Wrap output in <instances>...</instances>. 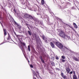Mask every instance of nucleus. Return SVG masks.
Segmentation results:
<instances>
[{
    "instance_id": "obj_1",
    "label": "nucleus",
    "mask_w": 79,
    "mask_h": 79,
    "mask_svg": "<svg viewBox=\"0 0 79 79\" xmlns=\"http://www.w3.org/2000/svg\"><path fill=\"white\" fill-rule=\"evenodd\" d=\"M59 34L60 37L64 39L67 40V39H69V36L67 35L63 31H61L60 32Z\"/></svg>"
},
{
    "instance_id": "obj_2",
    "label": "nucleus",
    "mask_w": 79,
    "mask_h": 79,
    "mask_svg": "<svg viewBox=\"0 0 79 79\" xmlns=\"http://www.w3.org/2000/svg\"><path fill=\"white\" fill-rule=\"evenodd\" d=\"M54 43L55 45H56V46H57L60 49H62L63 47V44L60 43V42H53Z\"/></svg>"
},
{
    "instance_id": "obj_3",
    "label": "nucleus",
    "mask_w": 79,
    "mask_h": 79,
    "mask_svg": "<svg viewBox=\"0 0 79 79\" xmlns=\"http://www.w3.org/2000/svg\"><path fill=\"white\" fill-rule=\"evenodd\" d=\"M73 73L74 75L73 76V79H77V76L76 75V72L75 71H74L73 70Z\"/></svg>"
},
{
    "instance_id": "obj_4",
    "label": "nucleus",
    "mask_w": 79,
    "mask_h": 79,
    "mask_svg": "<svg viewBox=\"0 0 79 79\" xmlns=\"http://www.w3.org/2000/svg\"><path fill=\"white\" fill-rule=\"evenodd\" d=\"M43 40H44L45 42L47 43V39L46 38V37L44 35L42 36Z\"/></svg>"
},
{
    "instance_id": "obj_5",
    "label": "nucleus",
    "mask_w": 79,
    "mask_h": 79,
    "mask_svg": "<svg viewBox=\"0 0 79 79\" xmlns=\"http://www.w3.org/2000/svg\"><path fill=\"white\" fill-rule=\"evenodd\" d=\"M30 15L28 14L27 13H26L24 15V17L25 18H29V17Z\"/></svg>"
},
{
    "instance_id": "obj_6",
    "label": "nucleus",
    "mask_w": 79,
    "mask_h": 79,
    "mask_svg": "<svg viewBox=\"0 0 79 79\" xmlns=\"http://www.w3.org/2000/svg\"><path fill=\"white\" fill-rule=\"evenodd\" d=\"M60 75L61 76H62V77L63 78V79H66V78H67L66 77V76L64 75V74L63 73H61Z\"/></svg>"
},
{
    "instance_id": "obj_7",
    "label": "nucleus",
    "mask_w": 79,
    "mask_h": 79,
    "mask_svg": "<svg viewBox=\"0 0 79 79\" xmlns=\"http://www.w3.org/2000/svg\"><path fill=\"white\" fill-rule=\"evenodd\" d=\"M28 19H31V20H32V19L34 20V18L33 17H32V16L31 15H29V17H28Z\"/></svg>"
},
{
    "instance_id": "obj_8",
    "label": "nucleus",
    "mask_w": 79,
    "mask_h": 79,
    "mask_svg": "<svg viewBox=\"0 0 79 79\" xmlns=\"http://www.w3.org/2000/svg\"><path fill=\"white\" fill-rule=\"evenodd\" d=\"M3 31L4 36H6V35H7V33H6V29H3Z\"/></svg>"
},
{
    "instance_id": "obj_9",
    "label": "nucleus",
    "mask_w": 79,
    "mask_h": 79,
    "mask_svg": "<svg viewBox=\"0 0 79 79\" xmlns=\"http://www.w3.org/2000/svg\"><path fill=\"white\" fill-rule=\"evenodd\" d=\"M50 45H51V46L52 48H54L55 47V44H54L53 43V42H50Z\"/></svg>"
},
{
    "instance_id": "obj_10",
    "label": "nucleus",
    "mask_w": 79,
    "mask_h": 79,
    "mask_svg": "<svg viewBox=\"0 0 79 79\" xmlns=\"http://www.w3.org/2000/svg\"><path fill=\"white\" fill-rule=\"evenodd\" d=\"M65 69L67 73H69V72H70V69H69V68H67Z\"/></svg>"
},
{
    "instance_id": "obj_11",
    "label": "nucleus",
    "mask_w": 79,
    "mask_h": 79,
    "mask_svg": "<svg viewBox=\"0 0 79 79\" xmlns=\"http://www.w3.org/2000/svg\"><path fill=\"white\" fill-rule=\"evenodd\" d=\"M73 59L75 61H79V60L76 57H73Z\"/></svg>"
},
{
    "instance_id": "obj_12",
    "label": "nucleus",
    "mask_w": 79,
    "mask_h": 79,
    "mask_svg": "<svg viewBox=\"0 0 79 79\" xmlns=\"http://www.w3.org/2000/svg\"><path fill=\"white\" fill-rule=\"evenodd\" d=\"M73 25L75 28H76V29H77V27H78L77 26V25L76 23H73Z\"/></svg>"
},
{
    "instance_id": "obj_13",
    "label": "nucleus",
    "mask_w": 79,
    "mask_h": 79,
    "mask_svg": "<svg viewBox=\"0 0 79 79\" xmlns=\"http://www.w3.org/2000/svg\"><path fill=\"white\" fill-rule=\"evenodd\" d=\"M8 37L7 38V39L8 40H10V39H11V37H10V34H9V33H8Z\"/></svg>"
},
{
    "instance_id": "obj_14",
    "label": "nucleus",
    "mask_w": 79,
    "mask_h": 79,
    "mask_svg": "<svg viewBox=\"0 0 79 79\" xmlns=\"http://www.w3.org/2000/svg\"><path fill=\"white\" fill-rule=\"evenodd\" d=\"M36 23H37V24H41V22L39 20H36Z\"/></svg>"
},
{
    "instance_id": "obj_15",
    "label": "nucleus",
    "mask_w": 79,
    "mask_h": 79,
    "mask_svg": "<svg viewBox=\"0 0 79 79\" xmlns=\"http://www.w3.org/2000/svg\"><path fill=\"white\" fill-rule=\"evenodd\" d=\"M32 72L33 73V77H34L35 76V74H36V73H35V71L33 70L32 71Z\"/></svg>"
},
{
    "instance_id": "obj_16",
    "label": "nucleus",
    "mask_w": 79,
    "mask_h": 79,
    "mask_svg": "<svg viewBox=\"0 0 79 79\" xmlns=\"http://www.w3.org/2000/svg\"><path fill=\"white\" fill-rule=\"evenodd\" d=\"M20 44L22 45H23V46H25V45H26L25 43L23 42L22 41H20Z\"/></svg>"
},
{
    "instance_id": "obj_17",
    "label": "nucleus",
    "mask_w": 79,
    "mask_h": 79,
    "mask_svg": "<svg viewBox=\"0 0 79 79\" xmlns=\"http://www.w3.org/2000/svg\"><path fill=\"white\" fill-rule=\"evenodd\" d=\"M41 5H43L45 3V2H44V0H41Z\"/></svg>"
},
{
    "instance_id": "obj_18",
    "label": "nucleus",
    "mask_w": 79,
    "mask_h": 79,
    "mask_svg": "<svg viewBox=\"0 0 79 79\" xmlns=\"http://www.w3.org/2000/svg\"><path fill=\"white\" fill-rule=\"evenodd\" d=\"M60 61L63 63H64L66 61V60H64L63 59H60Z\"/></svg>"
},
{
    "instance_id": "obj_19",
    "label": "nucleus",
    "mask_w": 79,
    "mask_h": 79,
    "mask_svg": "<svg viewBox=\"0 0 79 79\" xmlns=\"http://www.w3.org/2000/svg\"><path fill=\"white\" fill-rule=\"evenodd\" d=\"M28 33L29 34V35H32L31 32V31H28Z\"/></svg>"
},
{
    "instance_id": "obj_20",
    "label": "nucleus",
    "mask_w": 79,
    "mask_h": 79,
    "mask_svg": "<svg viewBox=\"0 0 79 79\" xmlns=\"http://www.w3.org/2000/svg\"><path fill=\"white\" fill-rule=\"evenodd\" d=\"M28 49L29 52H31V49H30V46L29 45H28Z\"/></svg>"
},
{
    "instance_id": "obj_21",
    "label": "nucleus",
    "mask_w": 79,
    "mask_h": 79,
    "mask_svg": "<svg viewBox=\"0 0 79 79\" xmlns=\"http://www.w3.org/2000/svg\"><path fill=\"white\" fill-rule=\"evenodd\" d=\"M51 64L52 65V66H55V63H54L53 62H52L51 63Z\"/></svg>"
},
{
    "instance_id": "obj_22",
    "label": "nucleus",
    "mask_w": 79,
    "mask_h": 79,
    "mask_svg": "<svg viewBox=\"0 0 79 79\" xmlns=\"http://www.w3.org/2000/svg\"><path fill=\"white\" fill-rule=\"evenodd\" d=\"M61 57V58H62V59H63V60H64V59H65V57H64V56H62Z\"/></svg>"
},
{
    "instance_id": "obj_23",
    "label": "nucleus",
    "mask_w": 79,
    "mask_h": 79,
    "mask_svg": "<svg viewBox=\"0 0 79 79\" xmlns=\"http://www.w3.org/2000/svg\"><path fill=\"white\" fill-rule=\"evenodd\" d=\"M41 61L42 63H45V61L44 60V59H42L41 60Z\"/></svg>"
},
{
    "instance_id": "obj_24",
    "label": "nucleus",
    "mask_w": 79,
    "mask_h": 79,
    "mask_svg": "<svg viewBox=\"0 0 79 79\" xmlns=\"http://www.w3.org/2000/svg\"><path fill=\"white\" fill-rule=\"evenodd\" d=\"M56 60H58V59H59V58L58 57V56H56Z\"/></svg>"
},
{
    "instance_id": "obj_25",
    "label": "nucleus",
    "mask_w": 79,
    "mask_h": 79,
    "mask_svg": "<svg viewBox=\"0 0 79 79\" xmlns=\"http://www.w3.org/2000/svg\"><path fill=\"white\" fill-rule=\"evenodd\" d=\"M68 26H69L70 27V28H71V29H73V27H72L71 26H70L69 25H68Z\"/></svg>"
},
{
    "instance_id": "obj_26",
    "label": "nucleus",
    "mask_w": 79,
    "mask_h": 79,
    "mask_svg": "<svg viewBox=\"0 0 79 79\" xmlns=\"http://www.w3.org/2000/svg\"><path fill=\"white\" fill-rule=\"evenodd\" d=\"M73 71H71L70 73H69V75H70V74H73Z\"/></svg>"
},
{
    "instance_id": "obj_27",
    "label": "nucleus",
    "mask_w": 79,
    "mask_h": 79,
    "mask_svg": "<svg viewBox=\"0 0 79 79\" xmlns=\"http://www.w3.org/2000/svg\"><path fill=\"white\" fill-rule=\"evenodd\" d=\"M20 49H21V50H22V52H23V48H22V47H20Z\"/></svg>"
},
{
    "instance_id": "obj_28",
    "label": "nucleus",
    "mask_w": 79,
    "mask_h": 79,
    "mask_svg": "<svg viewBox=\"0 0 79 79\" xmlns=\"http://www.w3.org/2000/svg\"><path fill=\"white\" fill-rule=\"evenodd\" d=\"M35 72L37 73H38V74H39V72H38V71H37V70H36L35 71Z\"/></svg>"
},
{
    "instance_id": "obj_29",
    "label": "nucleus",
    "mask_w": 79,
    "mask_h": 79,
    "mask_svg": "<svg viewBox=\"0 0 79 79\" xmlns=\"http://www.w3.org/2000/svg\"><path fill=\"white\" fill-rule=\"evenodd\" d=\"M40 59L41 60H42L43 59H42V56H40Z\"/></svg>"
},
{
    "instance_id": "obj_30",
    "label": "nucleus",
    "mask_w": 79,
    "mask_h": 79,
    "mask_svg": "<svg viewBox=\"0 0 79 79\" xmlns=\"http://www.w3.org/2000/svg\"><path fill=\"white\" fill-rule=\"evenodd\" d=\"M30 67H31V68H33V66L32 65V64H31L30 65Z\"/></svg>"
},
{
    "instance_id": "obj_31",
    "label": "nucleus",
    "mask_w": 79,
    "mask_h": 79,
    "mask_svg": "<svg viewBox=\"0 0 79 79\" xmlns=\"http://www.w3.org/2000/svg\"><path fill=\"white\" fill-rule=\"evenodd\" d=\"M13 11H14V12H15V13H16V10H15V9H14Z\"/></svg>"
},
{
    "instance_id": "obj_32",
    "label": "nucleus",
    "mask_w": 79,
    "mask_h": 79,
    "mask_svg": "<svg viewBox=\"0 0 79 79\" xmlns=\"http://www.w3.org/2000/svg\"><path fill=\"white\" fill-rule=\"evenodd\" d=\"M47 18V15H45L44 16V19H45V18Z\"/></svg>"
},
{
    "instance_id": "obj_33",
    "label": "nucleus",
    "mask_w": 79,
    "mask_h": 79,
    "mask_svg": "<svg viewBox=\"0 0 79 79\" xmlns=\"http://www.w3.org/2000/svg\"><path fill=\"white\" fill-rule=\"evenodd\" d=\"M26 26H28V24L26 23Z\"/></svg>"
},
{
    "instance_id": "obj_34",
    "label": "nucleus",
    "mask_w": 79,
    "mask_h": 79,
    "mask_svg": "<svg viewBox=\"0 0 79 79\" xmlns=\"http://www.w3.org/2000/svg\"><path fill=\"white\" fill-rule=\"evenodd\" d=\"M57 69L58 71H60V69Z\"/></svg>"
},
{
    "instance_id": "obj_35",
    "label": "nucleus",
    "mask_w": 79,
    "mask_h": 79,
    "mask_svg": "<svg viewBox=\"0 0 79 79\" xmlns=\"http://www.w3.org/2000/svg\"><path fill=\"white\" fill-rule=\"evenodd\" d=\"M35 76L36 77H37V74H36V73L35 74Z\"/></svg>"
},
{
    "instance_id": "obj_36",
    "label": "nucleus",
    "mask_w": 79,
    "mask_h": 79,
    "mask_svg": "<svg viewBox=\"0 0 79 79\" xmlns=\"http://www.w3.org/2000/svg\"><path fill=\"white\" fill-rule=\"evenodd\" d=\"M27 27L28 29L29 30H30V29L29 28V26H27Z\"/></svg>"
},
{
    "instance_id": "obj_37",
    "label": "nucleus",
    "mask_w": 79,
    "mask_h": 79,
    "mask_svg": "<svg viewBox=\"0 0 79 79\" xmlns=\"http://www.w3.org/2000/svg\"><path fill=\"white\" fill-rule=\"evenodd\" d=\"M33 79H36V78L34 77H33Z\"/></svg>"
},
{
    "instance_id": "obj_38",
    "label": "nucleus",
    "mask_w": 79,
    "mask_h": 79,
    "mask_svg": "<svg viewBox=\"0 0 79 79\" xmlns=\"http://www.w3.org/2000/svg\"><path fill=\"white\" fill-rule=\"evenodd\" d=\"M65 48L66 49H67V50H68V48H66V47H65Z\"/></svg>"
},
{
    "instance_id": "obj_39",
    "label": "nucleus",
    "mask_w": 79,
    "mask_h": 79,
    "mask_svg": "<svg viewBox=\"0 0 79 79\" xmlns=\"http://www.w3.org/2000/svg\"><path fill=\"white\" fill-rule=\"evenodd\" d=\"M15 35H16V33L15 32Z\"/></svg>"
},
{
    "instance_id": "obj_40",
    "label": "nucleus",
    "mask_w": 79,
    "mask_h": 79,
    "mask_svg": "<svg viewBox=\"0 0 79 79\" xmlns=\"http://www.w3.org/2000/svg\"><path fill=\"white\" fill-rule=\"evenodd\" d=\"M58 69V68H56V70H57V69Z\"/></svg>"
},
{
    "instance_id": "obj_41",
    "label": "nucleus",
    "mask_w": 79,
    "mask_h": 79,
    "mask_svg": "<svg viewBox=\"0 0 79 79\" xmlns=\"http://www.w3.org/2000/svg\"><path fill=\"white\" fill-rule=\"evenodd\" d=\"M73 8H74V7H72V9H73Z\"/></svg>"
},
{
    "instance_id": "obj_42",
    "label": "nucleus",
    "mask_w": 79,
    "mask_h": 79,
    "mask_svg": "<svg viewBox=\"0 0 79 79\" xmlns=\"http://www.w3.org/2000/svg\"><path fill=\"white\" fill-rule=\"evenodd\" d=\"M28 63H29V60H28Z\"/></svg>"
}]
</instances>
